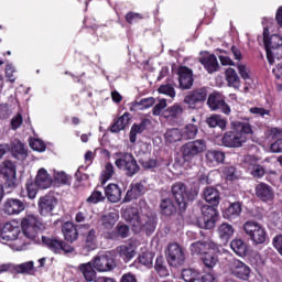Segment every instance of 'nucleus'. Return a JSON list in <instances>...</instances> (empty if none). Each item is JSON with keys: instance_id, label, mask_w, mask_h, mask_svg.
<instances>
[{"instance_id": "1", "label": "nucleus", "mask_w": 282, "mask_h": 282, "mask_svg": "<svg viewBox=\"0 0 282 282\" xmlns=\"http://www.w3.org/2000/svg\"><path fill=\"white\" fill-rule=\"evenodd\" d=\"M123 217L126 221H129L130 228L135 235H139V232H145V235L155 232L158 218L150 212L143 213L139 212L135 207H130L124 210Z\"/></svg>"}, {"instance_id": "11", "label": "nucleus", "mask_w": 282, "mask_h": 282, "mask_svg": "<svg viewBox=\"0 0 282 282\" xmlns=\"http://www.w3.org/2000/svg\"><path fill=\"white\" fill-rule=\"evenodd\" d=\"M171 193L180 210H186V204H188V200L191 199L186 185L182 182H176L172 185Z\"/></svg>"}, {"instance_id": "22", "label": "nucleus", "mask_w": 282, "mask_h": 282, "mask_svg": "<svg viewBox=\"0 0 282 282\" xmlns=\"http://www.w3.org/2000/svg\"><path fill=\"white\" fill-rule=\"evenodd\" d=\"M226 160V153L219 150H208L205 154V161L208 166H219L224 164Z\"/></svg>"}, {"instance_id": "28", "label": "nucleus", "mask_w": 282, "mask_h": 282, "mask_svg": "<svg viewBox=\"0 0 282 282\" xmlns=\"http://www.w3.org/2000/svg\"><path fill=\"white\" fill-rule=\"evenodd\" d=\"M105 195L108 202H111L112 204H117V202L122 197V191L117 184H109L105 188Z\"/></svg>"}, {"instance_id": "57", "label": "nucleus", "mask_w": 282, "mask_h": 282, "mask_svg": "<svg viewBox=\"0 0 282 282\" xmlns=\"http://www.w3.org/2000/svg\"><path fill=\"white\" fill-rule=\"evenodd\" d=\"M105 196L100 191H94L91 195L86 199L88 204H98L99 202H104Z\"/></svg>"}, {"instance_id": "31", "label": "nucleus", "mask_w": 282, "mask_h": 282, "mask_svg": "<svg viewBox=\"0 0 282 282\" xmlns=\"http://www.w3.org/2000/svg\"><path fill=\"white\" fill-rule=\"evenodd\" d=\"M199 63L204 65L205 69H207L208 74H215L217 69H219V62H217V57L215 55H209L207 57H202Z\"/></svg>"}, {"instance_id": "49", "label": "nucleus", "mask_w": 282, "mask_h": 282, "mask_svg": "<svg viewBox=\"0 0 282 282\" xmlns=\"http://www.w3.org/2000/svg\"><path fill=\"white\" fill-rule=\"evenodd\" d=\"M89 210H91V207H89V205H82L80 210L75 216V221L77 224H83V221H87V218L89 217Z\"/></svg>"}, {"instance_id": "7", "label": "nucleus", "mask_w": 282, "mask_h": 282, "mask_svg": "<svg viewBox=\"0 0 282 282\" xmlns=\"http://www.w3.org/2000/svg\"><path fill=\"white\" fill-rule=\"evenodd\" d=\"M93 265L97 272H111L116 270V251L99 253L94 258Z\"/></svg>"}, {"instance_id": "39", "label": "nucleus", "mask_w": 282, "mask_h": 282, "mask_svg": "<svg viewBox=\"0 0 282 282\" xmlns=\"http://www.w3.org/2000/svg\"><path fill=\"white\" fill-rule=\"evenodd\" d=\"M206 124L210 127V129H215L216 127H219L223 131L226 129V119L221 118L219 115H212L206 119Z\"/></svg>"}, {"instance_id": "59", "label": "nucleus", "mask_w": 282, "mask_h": 282, "mask_svg": "<svg viewBox=\"0 0 282 282\" xmlns=\"http://www.w3.org/2000/svg\"><path fill=\"white\" fill-rule=\"evenodd\" d=\"M129 226L127 225H117V235L118 237H121V239H127L129 237Z\"/></svg>"}, {"instance_id": "56", "label": "nucleus", "mask_w": 282, "mask_h": 282, "mask_svg": "<svg viewBox=\"0 0 282 282\" xmlns=\"http://www.w3.org/2000/svg\"><path fill=\"white\" fill-rule=\"evenodd\" d=\"M164 261L162 260V257L156 258L154 269L161 276H169V270H166V267H164Z\"/></svg>"}, {"instance_id": "10", "label": "nucleus", "mask_w": 282, "mask_h": 282, "mask_svg": "<svg viewBox=\"0 0 282 282\" xmlns=\"http://www.w3.org/2000/svg\"><path fill=\"white\" fill-rule=\"evenodd\" d=\"M208 98V88L200 87L188 91L184 97V104L189 109H197V105H204Z\"/></svg>"}, {"instance_id": "29", "label": "nucleus", "mask_w": 282, "mask_h": 282, "mask_svg": "<svg viewBox=\"0 0 282 282\" xmlns=\"http://www.w3.org/2000/svg\"><path fill=\"white\" fill-rule=\"evenodd\" d=\"M35 185L39 186V188H50L52 186V177L47 174V170H39L35 177Z\"/></svg>"}, {"instance_id": "16", "label": "nucleus", "mask_w": 282, "mask_h": 282, "mask_svg": "<svg viewBox=\"0 0 282 282\" xmlns=\"http://www.w3.org/2000/svg\"><path fill=\"white\" fill-rule=\"evenodd\" d=\"M229 264L234 276H237V279H241L242 281H248V279H250V267L246 263L237 259H231Z\"/></svg>"}, {"instance_id": "33", "label": "nucleus", "mask_w": 282, "mask_h": 282, "mask_svg": "<svg viewBox=\"0 0 282 282\" xmlns=\"http://www.w3.org/2000/svg\"><path fill=\"white\" fill-rule=\"evenodd\" d=\"M82 228L88 230L84 234V241L88 250H96V229H89V225H84Z\"/></svg>"}, {"instance_id": "2", "label": "nucleus", "mask_w": 282, "mask_h": 282, "mask_svg": "<svg viewBox=\"0 0 282 282\" xmlns=\"http://www.w3.org/2000/svg\"><path fill=\"white\" fill-rule=\"evenodd\" d=\"M232 131H228L223 137L224 147H229L230 149H238L242 147L248 140L249 133H252V127L248 122L232 121Z\"/></svg>"}, {"instance_id": "35", "label": "nucleus", "mask_w": 282, "mask_h": 282, "mask_svg": "<svg viewBox=\"0 0 282 282\" xmlns=\"http://www.w3.org/2000/svg\"><path fill=\"white\" fill-rule=\"evenodd\" d=\"M79 270L86 281H96V270H94V264H91V262L80 264Z\"/></svg>"}, {"instance_id": "30", "label": "nucleus", "mask_w": 282, "mask_h": 282, "mask_svg": "<svg viewBox=\"0 0 282 282\" xmlns=\"http://www.w3.org/2000/svg\"><path fill=\"white\" fill-rule=\"evenodd\" d=\"M225 78L228 83V87H234V89H239V87H241V78H239L235 68H227L225 70Z\"/></svg>"}, {"instance_id": "20", "label": "nucleus", "mask_w": 282, "mask_h": 282, "mask_svg": "<svg viewBox=\"0 0 282 282\" xmlns=\"http://www.w3.org/2000/svg\"><path fill=\"white\" fill-rule=\"evenodd\" d=\"M3 210L6 215H19L25 210V203L17 198H9L4 202Z\"/></svg>"}, {"instance_id": "24", "label": "nucleus", "mask_w": 282, "mask_h": 282, "mask_svg": "<svg viewBox=\"0 0 282 282\" xmlns=\"http://www.w3.org/2000/svg\"><path fill=\"white\" fill-rule=\"evenodd\" d=\"M245 164L253 177L260 178L263 177V175H265V169L257 164V160L254 159V156H246Z\"/></svg>"}, {"instance_id": "64", "label": "nucleus", "mask_w": 282, "mask_h": 282, "mask_svg": "<svg viewBox=\"0 0 282 282\" xmlns=\"http://www.w3.org/2000/svg\"><path fill=\"white\" fill-rule=\"evenodd\" d=\"M273 247L282 257V235H278L273 238Z\"/></svg>"}, {"instance_id": "54", "label": "nucleus", "mask_w": 282, "mask_h": 282, "mask_svg": "<svg viewBox=\"0 0 282 282\" xmlns=\"http://www.w3.org/2000/svg\"><path fill=\"white\" fill-rule=\"evenodd\" d=\"M153 252H143L140 257H139V263H141L142 265H145L147 268H151L153 265Z\"/></svg>"}, {"instance_id": "60", "label": "nucleus", "mask_w": 282, "mask_h": 282, "mask_svg": "<svg viewBox=\"0 0 282 282\" xmlns=\"http://www.w3.org/2000/svg\"><path fill=\"white\" fill-rule=\"evenodd\" d=\"M163 109H166V99L159 100L152 110L153 116H160Z\"/></svg>"}, {"instance_id": "19", "label": "nucleus", "mask_w": 282, "mask_h": 282, "mask_svg": "<svg viewBox=\"0 0 282 282\" xmlns=\"http://www.w3.org/2000/svg\"><path fill=\"white\" fill-rule=\"evenodd\" d=\"M138 250V247H135V243L128 242L126 245H121L116 248V253L119 254V257L127 263L138 254L135 251Z\"/></svg>"}, {"instance_id": "32", "label": "nucleus", "mask_w": 282, "mask_h": 282, "mask_svg": "<svg viewBox=\"0 0 282 282\" xmlns=\"http://www.w3.org/2000/svg\"><path fill=\"white\" fill-rule=\"evenodd\" d=\"M130 116L131 115L129 112H124L119 117L110 128L111 133H120V131H123L131 120Z\"/></svg>"}, {"instance_id": "47", "label": "nucleus", "mask_w": 282, "mask_h": 282, "mask_svg": "<svg viewBox=\"0 0 282 282\" xmlns=\"http://www.w3.org/2000/svg\"><path fill=\"white\" fill-rule=\"evenodd\" d=\"M165 118H182V113H184V108L180 104H174L165 110Z\"/></svg>"}, {"instance_id": "6", "label": "nucleus", "mask_w": 282, "mask_h": 282, "mask_svg": "<svg viewBox=\"0 0 282 282\" xmlns=\"http://www.w3.org/2000/svg\"><path fill=\"white\" fill-rule=\"evenodd\" d=\"M204 151H206V140L204 139L189 141L181 148V153L185 162H193V160L202 155Z\"/></svg>"}, {"instance_id": "15", "label": "nucleus", "mask_w": 282, "mask_h": 282, "mask_svg": "<svg viewBox=\"0 0 282 282\" xmlns=\"http://www.w3.org/2000/svg\"><path fill=\"white\" fill-rule=\"evenodd\" d=\"M209 250L217 252L219 247L213 240L196 241L191 245V254L196 257H204L206 253H208Z\"/></svg>"}, {"instance_id": "58", "label": "nucleus", "mask_w": 282, "mask_h": 282, "mask_svg": "<svg viewBox=\"0 0 282 282\" xmlns=\"http://www.w3.org/2000/svg\"><path fill=\"white\" fill-rule=\"evenodd\" d=\"M12 116V108L8 104H0V120H7Z\"/></svg>"}, {"instance_id": "38", "label": "nucleus", "mask_w": 282, "mask_h": 282, "mask_svg": "<svg viewBox=\"0 0 282 282\" xmlns=\"http://www.w3.org/2000/svg\"><path fill=\"white\" fill-rule=\"evenodd\" d=\"M282 131L278 128L271 129V135L275 139V142H273L270 147L272 153H282V138H281ZM280 138V139H279Z\"/></svg>"}, {"instance_id": "36", "label": "nucleus", "mask_w": 282, "mask_h": 282, "mask_svg": "<svg viewBox=\"0 0 282 282\" xmlns=\"http://www.w3.org/2000/svg\"><path fill=\"white\" fill-rule=\"evenodd\" d=\"M218 235L223 241H228L235 235V228L228 223H224L218 227Z\"/></svg>"}, {"instance_id": "14", "label": "nucleus", "mask_w": 282, "mask_h": 282, "mask_svg": "<svg viewBox=\"0 0 282 282\" xmlns=\"http://www.w3.org/2000/svg\"><path fill=\"white\" fill-rule=\"evenodd\" d=\"M184 261H186L184 249H182L177 243H170L167 247V263L177 268V265H183Z\"/></svg>"}, {"instance_id": "23", "label": "nucleus", "mask_w": 282, "mask_h": 282, "mask_svg": "<svg viewBox=\"0 0 282 282\" xmlns=\"http://www.w3.org/2000/svg\"><path fill=\"white\" fill-rule=\"evenodd\" d=\"M256 196L261 202H272V199H274V191L270 185L265 183H259L256 186Z\"/></svg>"}, {"instance_id": "8", "label": "nucleus", "mask_w": 282, "mask_h": 282, "mask_svg": "<svg viewBox=\"0 0 282 282\" xmlns=\"http://www.w3.org/2000/svg\"><path fill=\"white\" fill-rule=\"evenodd\" d=\"M243 230L246 235H248V237L251 239V241H253V243H265V239H268L265 227L254 220L246 221L243 225Z\"/></svg>"}, {"instance_id": "50", "label": "nucleus", "mask_w": 282, "mask_h": 282, "mask_svg": "<svg viewBox=\"0 0 282 282\" xmlns=\"http://www.w3.org/2000/svg\"><path fill=\"white\" fill-rule=\"evenodd\" d=\"M14 270L18 272V274H30V272L34 270V262L29 261V262L18 264L14 267Z\"/></svg>"}, {"instance_id": "27", "label": "nucleus", "mask_w": 282, "mask_h": 282, "mask_svg": "<svg viewBox=\"0 0 282 282\" xmlns=\"http://www.w3.org/2000/svg\"><path fill=\"white\" fill-rule=\"evenodd\" d=\"M203 196L207 204L212 206H219L221 197L219 196V191L215 187H206L203 192Z\"/></svg>"}, {"instance_id": "51", "label": "nucleus", "mask_w": 282, "mask_h": 282, "mask_svg": "<svg viewBox=\"0 0 282 282\" xmlns=\"http://www.w3.org/2000/svg\"><path fill=\"white\" fill-rule=\"evenodd\" d=\"M182 135L185 140H193L197 135V126L187 124L184 128Z\"/></svg>"}, {"instance_id": "41", "label": "nucleus", "mask_w": 282, "mask_h": 282, "mask_svg": "<svg viewBox=\"0 0 282 282\" xmlns=\"http://www.w3.org/2000/svg\"><path fill=\"white\" fill-rule=\"evenodd\" d=\"M230 248L238 254V257H246V253L248 252V245H246L241 239L232 240L230 242Z\"/></svg>"}, {"instance_id": "21", "label": "nucleus", "mask_w": 282, "mask_h": 282, "mask_svg": "<svg viewBox=\"0 0 282 282\" xmlns=\"http://www.w3.org/2000/svg\"><path fill=\"white\" fill-rule=\"evenodd\" d=\"M178 83L181 89H191L193 87V70L183 66L178 69Z\"/></svg>"}, {"instance_id": "46", "label": "nucleus", "mask_w": 282, "mask_h": 282, "mask_svg": "<svg viewBox=\"0 0 282 282\" xmlns=\"http://www.w3.org/2000/svg\"><path fill=\"white\" fill-rule=\"evenodd\" d=\"M202 261L205 268H208L210 270L215 268L217 263H219V258H217V254L208 251L206 254L202 257Z\"/></svg>"}, {"instance_id": "3", "label": "nucleus", "mask_w": 282, "mask_h": 282, "mask_svg": "<svg viewBox=\"0 0 282 282\" xmlns=\"http://www.w3.org/2000/svg\"><path fill=\"white\" fill-rule=\"evenodd\" d=\"M21 228L24 237L29 239V241L39 243V232H41V230H45V225H43L36 216L26 215L21 220Z\"/></svg>"}, {"instance_id": "17", "label": "nucleus", "mask_w": 282, "mask_h": 282, "mask_svg": "<svg viewBox=\"0 0 282 282\" xmlns=\"http://www.w3.org/2000/svg\"><path fill=\"white\" fill-rule=\"evenodd\" d=\"M57 205L58 200L52 195L42 196L37 203L40 214L43 216L50 215Z\"/></svg>"}, {"instance_id": "63", "label": "nucleus", "mask_w": 282, "mask_h": 282, "mask_svg": "<svg viewBox=\"0 0 282 282\" xmlns=\"http://www.w3.org/2000/svg\"><path fill=\"white\" fill-rule=\"evenodd\" d=\"M14 72H17L14 69V66H12V64H7L6 78H8V80H10V83H14V80H17V77L14 76Z\"/></svg>"}, {"instance_id": "61", "label": "nucleus", "mask_w": 282, "mask_h": 282, "mask_svg": "<svg viewBox=\"0 0 282 282\" xmlns=\"http://www.w3.org/2000/svg\"><path fill=\"white\" fill-rule=\"evenodd\" d=\"M237 67L241 78L243 80H250V69H248V67H246L243 64H238Z\"/></svg>"}, {"instance_id": "42", "label": "nucleus", "mask_w": 282, "mask_h": 282, "mask_svg": "<svg viewBox=\"0 0 282 282\" xmlns=\"http://www.w3.org/2000/svg\"><path fill=\"white\" fill-rule=\"evenodd\" d=\"M182 279L185 282H200L202 274H199L197 272V270H194V269H183L182 270Z\"/></svg>"}, {"instance_id": "55", "label": "nucleus", "mask_w": 282, "mask_h": 282, "mask_svg": "<svg viewBox=\"0 0 282 282\" xmlns=\"http://www.w3.org/2000/svg\"><path fill=\"white\" fill-rule=\"evenodd\" d=\"M139 163L145 170L158 169L160 166V162L156 159H140Z\"/></svg>"}, {"instance_id": "13", "label": "nucleus", "mask_w": 282, "mask_h": 282, "mask_svg": "<svg viewBox=\"0 0 282 282\" xmlns=\"http://www.w3.org/2000/svg\"><path fill=\"white\" fill-rule=\"evenodd\" d=\"M207 105L212 111H221L226 116H230V106L226 104V98L220 93L209 94Z\"/></svg>"}, {"instance_id": "34", "label": "nucleus", "mask_w": 282, "mask_h": 282, "mask_svg": "<svg viewBox=\"0 0 282 282\" xmlns=\"http://www.w3.org/2000/svg\"><path fill=\"white\" fill-rule=\"evenodd\" d=\"M147 124H149V120H143L140 123H134L130 130V142L135 144L138 140V134L144 133L147 131Z\"/></svg>"}, {"instance_id": "43", "label": "nucleus", "mask_w": 282, "mask_h": 282, "mask_svg": "<svg viewBox=\"0 0 282 282\" xmlns=\"http://www.w3.org/2000/svg\"><path fill=\"white\" fill-rule=\"evenodd\" d=\"M241 203L236 202L229 205V207L225 212V217L227 219H237L239 215H241Z\"/></svg>"}, {"instance_id": "37", "label": "nucleus", "mask_w": 282, "mask_h": 282, "mask_svg": "<svg viewBox=\"0 0 282 282\" xmlns=\"http://www.w3.org/2000/svg\"><path fill=\"white\" fill-rule=\"evenodd\" d=\"M63 240H59L57 238H48L45 236H42V243L43 246H46V248L51 249L52 252L61 253Z\"/></svg>"}, {"instance_id": "4", "label": "nucleus", "mask_w": 282, "mask_h": 282, "mask_svg": "<svg viewBox=\"0 0 282 282\" xmlns=\"http://www.w3.org/2000/svg\"><path fill=\"white\" fill-rule=\"evenodd\" d=\"M115 165L119 171H124L127 177H133L137 173H140V165L135 156L131 153H121L119 158L115 161Z\"/></svg>"}, {"instance_id": "40", "label": "nucleus", "mask_w": 282, "mask_h": 282, "mask_svg": "<svg viewBox=\"0 0 282 282\" xmlns=\"http://www.w3.org/2000/svg\"><path fill=\"white\" fill-rule=\"evenodd\" d=\"M164 138H165V142H167V144H173L175 142H180V140H182V138H183L182 130H180L177 128L169 129L164 133Z\"/></svg>"}, {"instance_id": "26", "label": "nucleus", "mask_w": 282, "mask_h": 282, "mask_svg": "<svg viewBox=\"0 0 282 282\" xmlns=\"http://www.w3.org/2000/svg\"><path fill=\"white\" fill-rule=\"evenodd\" d=\"M11 153L15 160H23L28 159V148L19 140H13L11 143Z\"/></svg>"}, {"instance_id": "9", "label": "nucleus", "mask_w": 282, "mask_h": 282, "mask_svg": "<svg viewBox=\"0 0 282 282\" xmlns=\"http://www.w3.org/2000/svg\"><path fill=\"white\" fill-rule=\"evenodd\" d=\"M263 43L265 46L267 58L270 65H274V51L279 50L282 45V37L279 34L270 36V30L264 29L263 31Z\"/></svg>"}, {"instance_id": "18", "label": "nucleus", "mask_w": 282, "mask_h": 282, "mask_svg": "<svg viewBox=\"0 0 282 282\" xmlns=\"http://www.w3.org/2000/svg\"><path fill=\"white\" fill-rule=\"evenodd\" d=\"M21 229L14 226L12 223H6L0 230V239L1 241H15L18 239Z\"/></svg>"}, {"instance_id": "25", "label": "nucleus", "mask_w": 282, "mask_h": 282, "mask_svg": "<svg viewBox=\"0 0 282 282\" xmlns=\"http://www.w3.org/2000/svg\"><path fill=\"white\" fill-rule=\"evenodd\" d=\"M62 232L64 235L65 241H68V243H74V241L78 240V228H76L74 223H64L62 226Z\"/></svg>"}, {"instance_id": "53", "label": "nucleus", "mask_w": 282, "mask_h": 282, "mask_svg": "<svg viewBox=\"0 0 282 282\" xmlns=\"http://www.w3.org/2000/svg\"><path fill=\"white\" fill-rule=\"evenodd\" d=\"M2 173H4V175H9L10 177H14L17 175V166L14 163H12V161H4Z\"/></svg>"}, {"instance_id": "44", "label": "nucleus", "mask_w": 282, "mask_h": 282, "mask_svg": "<svg viewBox=\"0 0 282 282\" xmlns=\"http://www.w3.org/2000/svg\"><path fill=\"white\" fill-rule=\"evenodd\" d=\"M161 213L167 217L177 212V207L169 198L163 199L160 204Z\"/></svg>"}, {"instance_id": "12", "label": "nucleus", "mask_w": 282, "mask_h": 282, "mask_svg": "<svg viewBox=\"0 0 282 282\" xmlns=\"http://www.w3.org/2000/svg\"><path fill=\"white\" fill-rule=\"evenodd\" d=\"M197 206L203 215V228L213 230L217 224V209L213 205H203L202 203H198Z\"/></svg>"}, {"instance_id": "45", "label": "nucleus", "mask_w": 282, "mask_h": 282, "mask_svg": "<svg viewBox=\"0 0 282 282\" xmlns=\"http://www.w3.org/2000/svg\"><path fill=\"white\" fill-rule=\"evenodd\" d=\"M113 175H116V169L113 167V164L106 163L100 176L101 184H107V182H109Z\"/></svg>"}, {"instance_id": "62", "label": "nucleus", "mask_w": 282, "mask_h": 282, "mask_svg": "<svg viewBox=\"0 0 282 282\" xmlns=\"http://www.w3.org/2000/svg\"><path fill=\"white\" fill-rule=\"evenodd\" d=\"M22 124H23V116H21V113L15 115L11 119V128L13 129V131H17V129H19V127H21Z\"/></svg>"}, {"instance_id": "52", "label": "nucleus", "mask_w": 282, "mask_h": 282, "mask_svg": "<svg viewBox=\"0 0 282 282\" xmlns=\"http://www.w3.org/2000/svg\"><path fill=\"white\" fill-rule=\"evenodd\" d=\"M159 94H163L164 96H169L170 98H175V87L171 84L161 85L158 89Z\"/></svg>"}, {"instance_id": "48", "label": "nucleus", "mask_w": 282, "mask_h": 282, "mask_svg": "<svg viewBox=\"0 0 282 282\" xmlns=\"http://www.w3.org/2000/svg\"><path fill=\"white\" fill-rule=\"evenodd\" d=\"M116 221H118V215L110 213L101 217V226L106 228V230H111L113 226H116Z\"/></svg>"}, {"instance_id": "5", "label": "nucleus", "mask_w": 282, "mask_h": 282, "mask_svg": "<svg viewBox=\"0 0 282 282\" xmlns=\"http://www.w3.org/2000/svg\"><path fill=\"white\" fill-rule=\"evenodd\" d=\"M204 151H206V140L204 139L189 141L181 148V153L185 162H193V160L202 155Z\"/></svg>"}]
</instances>
